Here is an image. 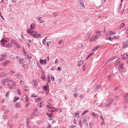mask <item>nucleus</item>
<instances>
[{
	"mask_svg": "<svg viewBox=\"0 0 128 128\" xmlns=\"http://www.w3.org/2000/svg\"><path fill=\"white\" fill-rule=\"evenodd\" d=\"M30 33V32H28ZM34 32H30V34L31 35H33V36L34 37L36 38L39 37L40 36V34H36L34 33Z\"/></svg>",
	"mask_w": 128,
	"mask_h": 128,
	"instance_id": "obj_1",
	"label": "nucleus"
},
{
	"mask_svg": "<svg viewBox=\"0 0 128 128\" xmlns=\"http://www.w3.org/2000/svg\"><path fill=\"white\" fill-rule=\"evenodd\" d=\"M123 48H126L128 46V41H126L124 42L123 44Z\"/></svg>",
	"mask_w": 128,
	"mask_h": 128,
	"instance_id": "obj_2",
	"label": "nucleus"
},
{
	"mask_svg": "<svg viewBox=\"0 0 128 128\" xmlns=\"http://www.w3.org/2000/svg\"><path fill=\"white\" fill-rule=\"evenodd\" d=\"M123 64H120L118 67V69L121 72H122L123 71V68L122 66H123Z\"/></svg>",
	"mask_w": 128,
	"mask_h": 128,
	"instance_id": "obj_3",
	"label": "nucleus"
},
{
	"mask_svg": "<svg viewBox=\"0 0 128 128\" xmlns=\"http://www.w3.org/2000/svg\"><path fill=\"white\" fill-rule=\"evenodd\" d=\"M115 34V32H107L106 34V35L107 36H109L110 37L112 36V35Z\"/></svg>",
	"mask_w": 128,
	"mask_h": 128,
	"instance_id": "obj_4",
	"label": "nucleus"
},
{
	"mask_svg": "<svg viewBox=\"0 0 128 128\" xmlns=\"http://www.w3.org/2000/svg\"><path fill=\"white\" fill-rule=\"evenodd\" d=\"M80 5L83 8H84L85 7V6L84 3L83 2L82 0H80Z\"/></svg>",
	"mask_w": 128,
	"mask_h": 128,
	"instance_id": "obj_5",
	"label": "nucleus"
},
{
	"mask_svg": "<svg viewBox=\"0 0 128 128\" xmlns=\"http://www.w3.org/2000/svg\"><path fill=\"white\" fill-rule=\"evenodd\" d=\"M119 58L117 60H116L114 63V64L115 66H116L118 65L119 64L120 61L119 60Z\"/></svg>",
	"mask_w": 128,
	"mask_h": 128,
	"instance_id": "obj_6",
	"label": "nucleus"
},
{
	"mask_svg": "<svg viewBox=\"0 0 128 128\" xmlns=\"http://www.w3.org/2000/svg\"><path fill=\"white\" fill-rule=\"evenodd\" d=\"M77 113H74L73 114V117H74L75 118H76V116H77L79 114H80V112H79L78 111V112H76Z\"/></svg>",
	"mask_w": 128,
	"mask_h": 128,
	"instance_id": "obj_7",
	"label": "nucleus"
},
{
	"mask_svg": "<svg viewBox=\"0 0 128 128\" xmlns=\"http://www.w3.org/2000/svg\"><path fill=\"white\" fill-rule=\"evenodd\" d=\"M106 40H109L110 41H112L113 39V38L112 36L111 37H108L106 38Z\"/></svg>",
	"mask_w": 128,
	"mask_h": 128,
	"instance_id": "obj_8",
	"label": "nucleus"
},
{
	"mask_svg": "<svg viewBox=\"0 0 128 128\" xmlns=\"http://www.w3.org/2000/svg\"><path fill=\"white\" fill-rule=\"evenodd\" d=\"M83 62L82 61H81L80 62H79L78 64L77 65L79 66H80L81 65H82L83 64Z\"/></svg>",
	"mask_w": 128,
	"mask_h": 128,
	"instance_id": "obj_9",
	"label": "nucleus"
},
{
	"mask_svg": "<svg viewBox=\"0 0 128 128\" xmlns=\"http://www.w3.org/2000/svg\"><path fill=\"white\" fill-rule=\"evenodd\" d=\"M128 54L126 53H124V56H123V58L124 59H126L128 57Z\"/></svg>",
	"mask_w": 128,
	"mask_h": 128,
	"instance_id": "obj_10",
	"label": "nucleus"
},
{
	"mask_svg": "<svg viewBox=\"0 0 128 128\" xmlns=\"http://www.w3.org/2000/svg\"><path fill=\"white\" fill-rule=\"evenodd\" d=\"M9 40H10L8 39L7 40H5L2 39V40L1 41V42H7L9 41Z\"/></svg>",
	"mask_w": 128,
	"mask_h": 128,
	"instance_id": "obj_11",
	"label": "nucleus"
},
{
	"mask_svg": "<svg viewBox=\"0 0 128 128\" xmlns=\"http://www.w3.org/2000/svg\"><path fill=\"white\" fill-rule=\"evenodd\" d=\"M36 81L34 80L32 81V83L33 85L36 86V87H37L38 86V85L36 84Z\"/></svg>",
	"mask_w": 128,
	"mask_h": 128,
	"instance_id": "obj_12",
	"label": "nucleus"
},
{
	"mask_svg": "<svg viewBox=\"0 0 128 128\" xmlns=\"http://www.w3.org/2000/svg\"><path fill=\"white\" fill-rule=\"evenodd\" d=\"M93 122L92 121H91L89 123V124L90 126V128H92V127L93 124H92Z\"/></svg>",
	"mask_w": 128,
	"mask_h": 128,
	"instance_id": "obj_13",
	"label": "nucleus"
},
{
	"mask_svg": "<svg viewBox=\"0 0 128 128\" xmlns=\"http://www.w3.org/2000/svg\"><path fill=\"white\" fill-rule=\"evenodd\" d=\"M44 60L41 59L40 61V64H44Z\"/></svg>",
	"mask_w": 128,
	"mask_h": 128,
	"instance_id": "obj_14",
	"label": "nucleus"
},
{
	"mask_svg": "<svg viewBox=\"0 0 128 128\" xmlns=\"http://www.w3.org/2000/svg\"><path fill=\"white\" fill-rule=\"evenodd\" d=\"M14 44L17 47L20 48V46L18 44L17 42H14Z\"/></svg>",
	"mask_w": 128,
	"mask_h": 128,
	"instance_id": "obj_15",
	"label": "nucleus"
},
{
	"mask_svg": "<svg viewBox=\"0 0 128 128\" xmlns=\"http://www.w3.org/2000/svg\"><path fill=\"white\" fill-rule=\"evenodd\" d=\"M41 78L43 80H45V78L44 75V74H42L41 76Z\"/></svg>",
	"mask_w": 128,
	"mask_h": 128,
	"instance_id": "obj_16",
	"label": "nucleus"
},
{
	"mask_svg": "<svg viewBox=\"0 0 128 128\" xmlns=\"http://www.w3.org/2000/svg\"><path fill=\"white\" fill-rule=\"evenodd\" d=\"M16 76L18 79H20L21 78V76L19 74H16L15 75Z\"/></svg>",
	"mask_w": 128,
	"mask_h": 128,
	"instance_id": "obj_17",
	"label": "nucleus"
},
{
	"mask_svg": "<svg viewBox=\"0 0 128 128\" xmlns=\"http://www.w3.org/2000/svg\"><path fill=\"white\" fill-rule=\"evenodd\" d=\"M20 62L22 64H23L24 63V60L22 58L20 59L19 60Z\"/></svg>",
	"mask_w": 128,
	"mask_h": 128,
	"instance_id": "obj_18",
	"label": "nucleus"
},
{
	"mask_svg": "<svg viewBox=\"0 0 128 128\" xmlns=\"http://www.w3.org/2000/svg\"><path fill=\"white\" fill-rule=\"evenodd\" d=\"M10 61L9 60H7L6 61V62L4 63L3 64V65L4 66H6L7 64Z\"/></svg>",
	"mask_w": 128,
	"mask_h": 128,
	"instance_id": "obj_19",
	"label": "nucleus"
},
{
	"mask_svg": "<svg viewBox=\"0 0 128 128\" xmlns=\"http://www.w3.org/2000/svg\"><path fill=\"white\" fill-rule=\"evenodd\" d=\"M100 88V86L99 84H97L96 86V88H95V91L97 90L98 89H99Z\"/></svg>",
	"mask_w": 128,
	"mask_h": 128,
	"instance_id": "obj_20",
	"label": "nucleus"
},
{
	"mask_svg": "<svg viewBox=\"0 0 128 128\" xmlns=\"http://www.w3.org/2000/svg\"><path fill=\"white\" fill-rule=\"evenodd\" d=\"M34 24H31L30 27L32 29H34Z\"/></svg>",
	"mask_w": 128,
	"mask_h": 128,
	"instance_id": "obj_21",
	"label": "nucleus"
},
{
	"mask_svg": "<svg viewBox=\"0 0 128 128\" xmlns=\"http://www.w3.org/2000/svg\"><path fill=\"white\" fill-rule=\"evenodd\" d=\"M92 114V115L95 116L96 118H97L98 116L97 114L94 112H93Z\"/></svg>",
	"mask_w": 128,
	"mask_h": 128,
	"instance_id": "obj_22",
	"label": "nucleus"
},
{
	"mask_svg": "<svg viewBox=\"0 0 128 128\" xmlns=\"http://www.w3.org/2000/svg\"><path fill=\"white\" fill-rule=\"evenodd\" d=\"M50 108L53 109L51 110L52 112H56L58 110H56L57 109L55 108V109H54V108Z\"/></svg>",
	"mask_w": 128,
	"mask_h": 128,
	"instance_id": "obj_23",
	"label": "nucleus"
},
{
	"mask_svg": "<svg viewBox=\"0 0 128 128\" xmlns=\"http://www.w3.org/2000/svg\"><path fill=\"white\" fill-rule=\"evenodd\" d=\"M26 100L25 101L26 102H28L29 100V99L28 98V96L27 94L26 95Z\"/></svg>",
	"mask_w": 128,
	"mask_h": 128,
	"instance_id": "obj_24",
	"label": "nucleus"
},
{
	"mask_svg": "<svg viewBox=\"0 0 128 128\" xmlns=\"http://www.w3.org/2000/svg\"><path fill=\"white\" fill-rule=\"evenodd\" d=\"M27 58L30 60V59L31 58V57L29 54H27Z\"/></svg>",
	"mask_w": 128,
	"mask_h": 128,
	"instance_id": "obj_25",
	"label": "nucleus"
},
{
	"mask_svg": "<svg viewBox=\"0 0 128 128\" xmlns=\"http://www.w3.org/2000/svg\"><path fill=\"white\" fill-rule=\"evenodd\" d=\"M23 66L24 67V68L26 70L28 68V67L27 66V65L25 64H24L23 65Z\"/></svg>",
	"mask_w": 128,
	"mask_h": 128,
	"instance_id": "obj_26",
	"label": "nucleus"
},
{
	"mask_svg": "<svg viewBox=\"0 0 128 128\" xmlns=\"http://www.w3.org/2000/svg\"><path fill=\"white\" fill-rule=\"evenodd\" d=\"M7 47H10L12 45V44L11 43H9L7 44Z\"/></svg>",
	"mask_w": 128,
	"mask_h": 128,
	"instance_id": "obj_27",
	"label": "nucleus"
},
{
	"mask_svg": "<svg viewBox=\"0 0 128 128\" xmlns=\"http://www.w3.org/2000/svg\"><path fill=\"white\" fill-rule=\"evenodd\" d=\"M86 117H84V118H83V122L85 124L86 122Z\"/></svg>",
	"mask_w": 128,
	"mask_h": 128,
	"instance_id": "obj_28",
	"label": "nucleus"
},
{
	"mask_svg": "<svg viewBox=\"0 0 128 128\" xmlns=\"http://www.w3.org/2000/svg\"><path fill=\"white\" fill-rule=\"evenodd\" d=\"M125 25V24L124 23H122L121 25H120V28L123 27Z\"/></svg>",
	"mask_w": 128,
	"mask_h": 128,
	"instance_id": "obj_29",
	"label": "nucleus"
},
{
	"mask_svg": "<svg viewBox=\"0 0 128 128\" xmlns=\"http://www.w3.org/2000/svg\"><path fill=\"white\" fill-rule=\"evenodd\" d=\"M113 100H112V101H110V102L108 103V104L107 105H106V106H107V107L110 104V103H112L113 102Z\"/></svg>",
	"mask_w": 128,
	"mask_h": 128,
	"instance_id": "obj_30",
	"label": "nucleus"
},
{
	"mask_svg": "<svg viewBox=\"0 0 128 128\" xmlns=\"http://www.w3.org/2000/svg\"><path fill=\"white\" fill-rule=\"evenodd\" d=\"M14 100H15L14 102H16V100H18V99H19V98L18 97L15 96L14 97Z\"/></svg>",
	"mask_w": 128,
	"mask_h": 128,
	"instance_id": "obj_31",
	"label": "nucleus"
},
{
	"mask_svg": "<svg viewBox=\"0 0 128 128\" xmlns=\"http://www.w3.org/2000/svg\"><path fill=\"white\" fill-rule=\"evenodd\" d=\"M5 73H2L0 74V76H6V75H5Z\"/></svg>",
	"mask_w": 128,
	"mask_h": 128,
	"instance_id": "obj_32",
	"label": "nucleus"
},
{
	"mask_svg": "<svg viewBox=\"0 0 128 128\" xmlns=\"http://www.w3.org/2000/svg\"><path fill=\"white\" fill-rule=\"evenodd\" d=\"M6 58L5 56H2V57L0 59V60L2 61V60H4Z\"/></svg>",
	"mask_w": 128,
	"mask_h": 128,
	"instance_id": "obj_33",
	"label": "nucleus"
},
{
	"mask_svg": "<svg viewBox=\"0 0 128 128\" xmlns=\"http://www.w3.org/2000/svg\"><path fill=\"white\" fill-rule=\"evenodd\" d=\"M44 91H46L47 89V87L46 86H44Z\"/></svg>",
	"mask_w": 128,
	"mask_h": 128,
	"instance_id": "obj_34",
	"label": "nucleus"
},
{
	"mask_svg": "<svg viewBox=\"0 0 128 128\" xmlns=\"http://www.w3.org/2000/svg\"><path fill=\"white\" fill-rule=\"evenodd\" d=\"M12 84L14 86H15L16 85V83L15 82H14L13 81H12Z\"/></svg>",
	"mask_w": 128,
	"mask_h": 128,
	"instance_id": "obj_35",
	"label": "nucleus"
},
{
	"mask_svg": "<svg viewBox=\"0 0 128 128\" xmlns=\"http://www.w3.org/2000/svg\"><path fill=\"white\" fill-rule=\"evenodd\" d=\"M93 54V53H90L89 55L88 56V57L87 58H90L91 56H92V55Z\"/></svg>",
	"mask_w": 128,
	"mask_h": 128,
	"instance_id": "obj_36",
	"label": "nucleus"
},
{
	"mask_svg": "<svg viewBox=\"0 0 128 128\" xmlns=\"http://www.w3.org/2000/svg\"><path fill=\"white\" fill-rule=\"evenodd\" d=\"M47 115L48 116L50 117H52V115L48 113H47Z\"/></svg>",
	"mask_w": 128,
	"mask_h": 128,
	"instance_id": "obj_37",
	"label": "nucleus"
},
{
	"mask_svg": "<svg viewBox=\"0 0 128 128\" xmlns=\"http://www.w3.org/2000/svg\"><path fill=\"white\" fill-rule=\"evenodd\" d=\"M119 36H114L113 38L117 39L119 38Z\"/></svg>",
	"mask_w": 128,
	"mask_h": 128,
	"instance_id": "obj_38",
	"label": "nucleus"
},
{
	"mask_svg": "<svg viewBox=\"0 0 128 128\" xmlns=\"http://www.w3.org/2000/svg\"><path fill=\"white\" fill-rule=\"evenodd\" d=\"M17 93L19 94H20L21 92L20 91V90L19 89H18L17 90Z\"/></svg>",
	"mask_w": 128,
	"mask_h": 128,
	"instance_id": "obj_39",
	"label": "nucleus"
},
{
	"mask_svg": "<svg viewBox=\"0 0 128 128\" xmlns=\"http://www.w3.org/2000/svg\"><path fill=\"white\" fill-rule=\"evenodd\" d=\"M6 81L7 82H9L10 81H12V80H10L9 78H7L6 79Z\"/></svg>",
	"mask_w": 128,
	"mask_h": 128,
	"instance_id": "obj_40",
	"label": "nucleus"
},
{
	"mask_svg": "<svg viewBox=\"0 0 128 128\" xmlns=\"http://www.w3.org/2000/svg\"><path fill=\"white\" fill-rule=\"evenodd\" d=\"M78 93H76L74 92V97H76L78 96Z\"/></svg>",
	"mask_w": 128,
	"mask_h": 128,
	"instance_id": "obj_41",
	"label": "nucleus"
},
{
	"mask_svg": "<svg viewBox=\"0 0 128 128\" xmlns=\"http://www.w3.org/2000/svg\"><path fill=\"white\" fill-rule=\"evenodd\" d=\"M43 40L42 41L44 45H45V44H46V40Z\"/></svg>",
	"mask_w": 128,
	"mask_h": 128,
	"instance_id": "obj_42",
	"label": "nucleus"
},
{
	"mask_svg": "<svg viewBox=\"0 0 128 128\" xmlns=\"http://www.w3.org/2000/svg\"><path fill=\"white\" fill-rule=\"evenodd\" d=\"M10 58L11 59H14V57L12 55H11L10 56Z\"/></svg>",
	"mask_w": 128,
	"mask_h": 128,
	"instance_id": "obj_43",
	"label": "nucleus"
},
{
	"mask_svg": "<svg viewBox=\"0 0 128 128\" xmlns=\"http://www.w3.org/2000/svg\"><path fill=\"white\" fill-rule=\"evenodd\" d=\"M99 46H98L95 47L94 48L93 50V51L94 49H96V50H97Z\"/></svg>",
	"mask_w": 128,
	"mask_h": 128,
	"instance_id": "obj_44",
	"label": "nucleus"
},
{
	"mask_svg": "<svg viewBox=\"0 0 128 128\" xmlns=\"http://www.w3.org/2000/svg\"><path fill=\"white\" fill-rule=\"evenodd\" d=\"M94 40H95L94 37H92L90 39V40L91 41H92Z\"/></svg>",
	"mask_w": 128,
	"mask_h": 128,
	"instance_id": "obj_45",
	"label": "nucleus"
},
{
	"mask_svg": "<svg viewBox=\"0 0 128 128\" xmlns=\"http://www.w3.org/2000/svg\"><path fill=\"white\" fill-rule=\"evenodd\" d=\"M88 112V111L87 110H86V111H84V112L82 113V115L83 116V115L85 113H86L87 112Z\"/></svg>",
	"mask_w": 128,
	"mask_h": 128,
	"instance_id": "obj_46",
	"label": "nucleus"
},
{
	"mask_svg": "<svg viewBox=\"0 0 128 128\" xmlns=\"http://www.w3.org/2000/svg\"><path fill=\"white\" fill-rule=\"evenodd\" d=\"M10 93V92H9V91H8L6 94V96H8V94H9Z\"/></svg>",
	"mask_w": 128,
	"mask_h": 128,
	"instance_id": "obj_47",
	"label": "nucleus"
},
{
	"mask_svg": "<svg viewBox=\"0 0 128 128\" xmlns=\"http://www.w3.org/2000/svg\"><path fill=\"white\" fill-rule=\"evenodd\" d=\"M62 40H60L58 42V43L59 44H61L62 43Z\"/></svg>",
	"mask_w": 128,
	"mask_h": 128,
	"instance_id": "obj_48",
	"label": "nucleus"
},
{
	"mask_svg": "<svg viewBox=\"0 0 128 128\" xmlns=\"http://www.w3.org/2000/svg\"><path fill=\"white\" fill-rule=\"evenodd\" d=\"M15 105L16 106V107H19V104L18 103H17V104H16Z\"/></svg>",
	"mask_w": 128,
	"mask_h": 128,
	"instance_id": "obj_49",
	"label": "nucleus"
},
{
	"mask_svg": "<svg viewBox=\"0 0 128 128\" xmlns=\"http://www.w3.org/2000/svg\"><path fill=\"white\" fill-rule=\"evenodd\" d=\"M119 86H117L116 88H115L114 90H115L116 91V90H117L118 88H119Z\"/></svg>",
	"mask_w": 128,
	"mask_h": 128,
	"instance_id": "obj_50",
	"label": "nucleus"
},
{
	"mask_svg": "<svg viewBox=\"0 0 128 128\" xmlns=\"http://www.w3.org/2000/svg\"><path fill=\"white\" fill-rule=\"evenodd\" d=\"M33 29L32 28L28 30V32H32V30Z\"/></svg>",
	"mask_w": 128,
	"mask_h": 128,
	"instance_id": "obj_51",
	"label": "nucleus"
},
{
	"mask_svg": "<svg viewBox=\"0 0 128 128\" xmlns=\"http://www.w3.org/2000/svg\"><path fill=\"white\" fill-rule=\"evenodd\" d=\"M6 80H2V84H4V83L6 81Z\"/></svg>",
	"mask_w": 128,
	"mask_h": 128,
	"instance_id": "obj_52",
	"label": "nucleus"
},
{
	"mask_svg": "<svg viewBox=\"0 0 128 128\" xmlns=\"http://www.w3.org/2000/svg\"><path fill=\"white\" fill-rule=\"evenodd\" d=\"M41 18L40 17H38L36 18V19L38 20H40V19Z\"/></svg>",
	"mask_w": 128,
	"mask_h": 128,
	"instance_id": "obj_53",
	"label": "nucleus"
},
{
	"mask_svg": "<svg viewBox=\"0 0 128 128\" xmlns=\"http://www.w3.org/2000/svg\"><path fill=\"white\" fill-rule=\"evenodd\" d=\"M27 86H26L24 88V90L25 91H26L27 90Z\"/></svg>",
	"mask_w": 128,
	"mask_h": 128,
	"instance_id": "obj_54",
	"label": "nucleus"
},
{
	"mask_svg": "<svg viewBox=\"0 0 128 128\" xmlns=\"http://www.w3.org/2000/svg\"><path fill=\"white\" fill-rule=\"evenodd\" d=\"M128 96V94H125V95L124 96V97H125L126 98H127Z\"/></svg>",
	"mask_w": 128,
	"mask_h": 128,
	"instance_id": "obj_55",
	"label": "nucleus"
},
{
	"mask_svg": "<svg viewBox=\"0 0 128 128\" xmlns=\"http://www.w3.org/2000/svg\"><path fill=\"white\" fill-rule=\"evenodd\" d=\"M38 104L39 106H40V107H41V105H42V103H39L38 102Z\"/></svg>",
	"mask_w": 128,
	"mask_h": 128,
	"instance_id": "obj_56",
	"label": "nucleus"
},
{
	"mask_svg": "<svg viewBox=\"0 0 128 128\" xmlns=\"http://www.w3.org/2000/svg\"><path fill=\"white\" fill-rule=\"evenodd\" d=\"M51 79L52 81H54V77L52 76H51Z\"/></svg>",
	"mask_w": 128,
	"mask_h": 128,
	"instance_id": "obj_57",
	"label": "nucleus"
},
{
	"mask_svg": "<svg viewBox=\"0 0 128 128\" xmlns=\"http://www.w3.org/2000/svg\"><path fill=\"white\" fill-rule=\"evenodd\" d=\"M58 70L59 71V70H61V68H60V67H58Z\"/></svg>",
	"mask_w": 128,
	"mask_h": 128,
	"instance_id": "obj_58",
	"label": "nucleus"
},
{
	"mask_svg": "<svg viewBox=\"0 0 128 128\" xmlns=\"http://www.w3.org/2000/svg\"><path fill=\"white\" fill-rule=\"evenodd\" d=\"M20 82L22 85L24 84V82L23 81L20 80Z\"/></svg>",
	"mask_w": 128,
	"mask_h": 128,
	"instance_id": "obj_59",
	"label": "nucleus"
},
{
	"mask_svg": "<svg viewBox=\"0 0 128 128\" xmlns=\"http://www.w3.org/2000/svg\"><path fill=\"white\" fill-rule=\"evenodd\" d=\"M44 64L45 65L46 64L47 62V60L46 59H45L44 60Z\"/></svg>",
	"mask_w": 128,
	"mask_h": 128,
	"instance_id": "obj_60",
	"label": "nucleus"
},
{
	"mask_svg": "<svg viewBox=\"0 0 128 128\" xmlns=\"http://www.w3.org/2000/svg\"><path fill=\"white\" fill-rule=\"evenodd\" d=\"M10 72L11 74H14L15 73L14 72L12 71H10Z\"/></svg>",
	"mask_w": 128,
	"mask_h": 128,
	"instance_id": "obj_61",
	"label": "nucleus"
},
{
	"mask_svg": "<svg viewBox=\"0 0 128 128\" xmlns=\"http://www.w3.org/2000/svg\"><path fill=\"white\" fill-rule=\"evenodd\" d=\"M40 98H38L36 99L35 100H36V102H37V101H38V100H40Z\"/></svg>",
	"mask_w": 128,
	"mask_h": 128,
	"instance_id": "obj_62",
	"label": "nucleus"
},
{
	"mask_svg": "<svg viewBox=\"0 0 128 128\" xmlns=\"http://www.w3.org/2000/svg\"><path fill=\"white\" fill-rule=\"evenodd\" d=\"M30 120L29 119L27 118L26 119V122L27 123H28Z\"/></svg>",
	"mask_w": 128,
	"mask_h": 128,
	"instance_id": "obj_63",
	"label": "nucleus"
},
{
	"mask_svg": "<svg viewBox=\"0 0 128 128\" xmlns=\"http://www.w3.org/2000/svg\"><path fill=\"white\" fill-rule=\"evenodd\" d=\"M6 106H4L2 107V110H4L5 109H6Z\"/></svg>",
	"mask_w": 128,
	"mask_h": 128,
	"instance_id": "obj_64",
	"label": "nucleus"
}]
</instances>
